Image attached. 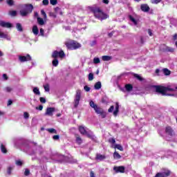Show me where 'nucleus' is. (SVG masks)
Instances as JSON below:
<instances>
[{
	"instance_id": "47",
	"label": "nucleus",
	"mask_w": 177,
	"mask_h": 177,
	"mask_svg": "<svg viewBox=\"0 0 177 177\" xmlns=\"http://www.w3.org/2000/svg\"><path fill=\"white\" fill-rule=\"evenodd\" d=\"M59 138H60V137L59 136V135H56V136H53V139L54 140H59Z\"/></svg>"
},
{
	"instance_id": "27",
	"label": "nucleus",
	"mask_w": 177,
	"mask_h": 177,
	"mask_svg": "<svg viewBox=\"0 0 177 177\" xmlns=\"http://www.w3.org/2000/svg\"><path fill=\"white\" fill-rule=\"evenodd\" d=\"M129 17L131 21H132V23H133V24L135 26L138 25V21H136V19H135V18H133V17H132L131 15H129Z\"/></svg>"
},
{
	"instance_id": "52",
	"label": "nucleus",
	"mask_w": 177,
	"mask_h": 177,
	"mask_svg": "<svg viewBox=\"0 0 177 177\" xmlns=\"http://www.w3.org/2000/svg\"><path fill=\"white\" fill-rule=\"evenodd\" d=\"M17 14V12L16 11H10V16H16Z\"/></svg>"
},
{
	"instance_id": "54",
	"label": "nucleus",
	"mask_w": 177,
	"mask_h": 177,
	"mask_svg": "<svg viewBox=\"0 0 177 177\" xmlns=\"http://www.w3.org/2000/svg\"><path fill=\"white\" fill-rule=\"evenodd\" d=\"M44 29L41 28L40 29V34H39V35H41L42 37H44Z\"/></svg>"
},
{
	"instance_id": "3",
	"label": "nucleus",
	"mask_w": 177,
	"mask_h": 177,
	"mask_svg": "<svg viewBox=\"0 0 177 177\" xmlns=\"http://www.w3.org/2000/svg\"><path fill=\"white\" fill-rule=\"evenodd\" d=\"M65 45L68 49H70L71 50H74L75 49H78L79 48H81V44L77 43V41L74 40H69L68 41L65 42Z\"/></svg>"
},
{
	"instance_id": "43",
	"label": "nucleus",
	"mask_w": 177,
	"mask_h": 177,
	"mask_svg": "<svg viewBox=\"0 0 177 177\" xmlns=\"http://www.w3.org/2000/svg\"><path fill=\"white\" fill-rule=\"evenodd\" d=\"M16 165L20 167V166L23 165V162H21V160H17Z\"/></svg>"
},
{
	"instance_id": "25",
	"label": "nucleus",
	"mask_w": 177,
	"mask_h": 177,
	"mask_svg": "<svg viewBox=\"0 0 177 177\" xmlns=\"http://www.w3.org/2000/svg\"><path fill=\"white\" fill-rule=\"evenodd\" d=\"M37 23L39 26H44V24H45L44 19L41 17H37Z\"/></svg>"
},
{
	"instance_id": "64",
	"label": "nucleus",
	"mask_w": 177,
	"mask_h": 177,
	"mask_svg": "<svg viewBox=\"0 0 177 177\" xmlns=\"http://www.w3.org/2000/svg\"><path fill=\"white\" fill-rule=\"evenodd\" d=\"M103 3L107 5V3H109V0H103Z\"/></svg>"
},
{
	"instance_id": "34",
	"label": "nucleus",
	"mask_w": 177,
	"mask_h": 177,
	"mask_svg": "<svg viewBox=\"0 0 177 177\" xmlns=\"http://www.w3.org/2000/svg\"><path fill=\"white\" fill-rule=\"evenodd\" d=\"M93 63L94 64H99V63H100V59H99V57H94Z\"/></svg>"
},
{
	"instance_id": "29",
	"label": "nucleus",
	"mask_w": 177,
	"mask_h": 177,
	"mask_svg": "<svg viewBox=\"0 0 177 177\" xmlns=\"http://www.w3.org/2000/svg\"><path fill=\"white\" fill-rule=\"evenodd\" d=\"M46 131H48L49 133H57V131L55 129H47Z\"/></svg>"
},
{
	"instance_id": "57",
	"label": "nucleus",
	"mask_w": 177,
	"mask_h": 177,
	"mask_svg": "<svg viewBox=\"0 0 177 177\" xmlns=\"http://www.w3.org/2000/svg\"><path fill=\"white\" fill-rule=\"evenodd\" d=\"M40 102H41V103H45V98L40 97Z\"/></svg>"
},
{
	"instance_id": "33",
	"label": "nucleus",
	"mask_w": 177,
	"mask_h": 177,
	"mask_svg": "<svg viewBox=\"0 0 177 177\" xmlns=\"http://www.w3.org/2000/svg\"><path fill=\"white\" fill-rule=\"evenodd\" d=\"M76 142L78 145H81V143H82V138H81L80 136H76Z\"/></svg>"
},
{
	"instance_id": "32",
	"label": "nucleus",
	"mask_w": 177,
	"mask_h": 177,
	"mask_svg": "<svg viewBox=\"0 0 177 177\" xmlns=\"http://www.w3.org/2000/svg\"><path fill=\"white\" fill-rule=\"evenodd\" d=\"M17 29L18 30V31H23V27L21 26V24H20V23L17 24Z\"/></svg>"
},
{
	"instance_id": "5",
	"label": "nucleus",
	"mask_w": 177,
	"mask_h": 177,
	"mask_svg": "<svg viewBox=\"0 0 177 177\" xmlns=\"http://www.w3.org/2000/svg\"><path fill=\"white\" fill-rule=\"evenodd\" d=\"M52 57L53 59H57V57H59V59L62 60V59H64V57H66V54L64 53V51H63V50H61L60 51L55 50L52 54Z\"/></svg>"
},
{
	"instance_id": "40",
	"label": "nucleus",
	"mask_w": 177,
	"mask_h": 177,
	"mask_svg": "<svg viewBox=\"0 0 177 177\" xmlns=\"http://www.w3.org/2000/svg\"><path fill=\"white\" fill-rule=\"evenodd\" d=\"M84 135H86V136H87L88 138H89L90 139H93V136H92V134L88 133V131L86 132V133H85Z\"/></svg>"
},
{
	"instance_id": "55",
	"label": "nucleus",
	"mask_w": 177,
	"mask_h": 177,
	"mask_svg": "<svg viewBox=\"0 0 177 177\" xmlns=\"http://www.w3.org/2000/svg\"><path fill=\"white\" fill-rule=\"evenodd\" d=\"M117 114H118V111L115 110V111H113V115H115V117H117Z\"/></svg>"
},
{
	"instance_id": "4",
	"label": "nucleus",
	"mask_w": 177,
	"mask_h": 177,
	"mask_svg": "<svg viewBox=\"0 0 177 177\" xmlns=\"http://www.w3.org/2000/svg\"><path fill=\"white\" fill-rule=\"evenodd\" d=\"M32 9H34V7L31 4H28L26 6V8L24 10H21L20 11L21 16L24 17L28 15V13H31L32 12Z\"/></svg>"
},
{
	"instance_id": "2",
	"label": "nucleus",
	"mask_w": 177,
	"mask_h": 177,
	"mask_svg": "<svg viewBox=\"0 0 177 177\" xmlns=\"http://www.w3.org/2000/svg\"><path fill=\"white\" fill-rule=\"evenodd\" d=\"M156 89V92L158 93H161L163 96L167 95V92H174L175 89H177V86L174 88L171 86H153Z\"/></svg>"
},
{
	"instance_id": "61",
	"label": "nucleus",
	"mask_w": 177,
	"mask_h": 177,
	"mask_svg": "<svg viewBox=\"0 0 177 177\" xmlns=\"http://www.w3.org/2000/svg\"><path fill=\"white\" fill-rule=\"evenodd\" d=\"M120 109V106L118 105V102H116V107H115V110L118 111Z\"/></svg>"
},
{
	"instance_id": "9",
	"label": "nucleus",
	"mask_w": 177,
	"mask_h": 177,
	"mask_svg": "<svg viewBox=\"0 0 177 177\" xmlns=\"http://www.w3.org/2000/svg\"><path fill=\"white\" fill-rule=\"evenodd\" d=\"M113 170L115 171V172H116V174H118L120 172L121 174H124V172H125V167L124 166L114 167Z\"/></svg>"
},
{
	"instance_id": "22",
	"label": "nucleus",
	"mask_w": 177,
	"mask_h": 177,
	"mask_svg": "<svg viewBox=\"0 0 177 177\" xmlns=\"http://www.w3.org/2000/svg\"><path fill=\"white\" fill-rule=\"evenodd\" d=\"M95 89L99 90L100 88H102V82H97L95 83L94 86Z\"/></svg>"
},
{
	"instance_id": "6",
	"label": "nucleus",
	"mask_w": 177,
	"mask_h": 177,
	"mask_svg": "<svg viewBox=\"0 0 177 177\" xmlns=\"http://www.w3.org/2000/svg\"><path fill=\"white\" fill-rule=\"evenodd\" d=\"M80 100H81V90H77L75 97V107H78V104H80Z\"/></svg>"
},
{
	"instance_id": "30",
	"label": "nucleus",
	"mask_w": 177,
	"mask_h": 177,
	"mask_svg": "<svg viewBox=\"0 0 177 177\" xmlns=\"http://www.w3.org/2000/svg\"><path fill=\"white\" fill-rule=\"evenodd\" d=\"M133 77L135 78H137L138 80V81H143V77H141L140 75H138L136 73H134Z\"/></svg>"
},
{
	"instance_id": "17",
	"label": "nucleus",
	"mask_w": 177,
	"mask_h": 177,
	"mask_svg": "<svg viewBox=\"0 0 177 177\" xmlns=\"http://www.w3.org/2000/svg\"><path fill=\"white\" fill-rule=\"evenodd\" d=\"M95 158H96V160H99L100 161H102V160H105L106 156L97 153L96 155Z\"/></svg>"
},
{
	"instance_id": "62",
	"label": "nucleus",
	"mask_w": 177,
	"mask_h": 177,
	"mask_svg": "<svg viewBox=\"0 0 177 177\" xmlns=\"http://www.w3.org/2000/svg\"><path fill=\"white\" fill-rule=\"evenodd\" d=\"M3 78L4 80H8V76L6 75V74H3Z\"/></svg>"
},
{
	"instance_id": "39",
	"label": "nucleus",
	"mask_w": 177,
	"mask_h": 177,
	"mask_svg": "<svg viewBox=\"0 0 177 177\" xmlns=\"http://www.w3.org/2000/svg\"><path fill=\"white\" fill-rule=\"evenodd\" d=\"M93 73H89L88 74V81H93Z\"/></svg>"
},
{
	"instance_id": "59",
	"label": "nucleus",
	"mask_w": 177,
	"mask_h": 177,
	"mask_svg": "<svg viewBox=\"0 0 177 177\" xmlns=\"http://www.w3.org/2000/svg\"><path fill=\"white\" fill-rule=\"evenodd\" d=\"M50 16H51L52 17H54V18L56 17V15L53 12H50Z\"/></svg>"
},
{
	"instance_id": "24",
	"label": "nucleus",
	"mask_w": 177,
	"mask_h": 177,
	"mask_svg": "<svg viewBox=\"0 0 177 177\" xmlns=\"http://www.w3.org/2000/svg\"><path fill=\"white\" fill-rule=\"evenodd\" d=\"M102 59L104 62H109V60H111V57L107 56V55H104L102 57Z\"/></svg>"
},
{
	"instance_id": "14",
	"label": "nucleus",
	"mask_w": 177,
	"mask_h": 177,
	"mask_svg": "<svg viewBox=\"0 0 177 177\" xmlns=\"http://www.w3.org/2000/svg\"><path fill=\"white\" fill-rule=\"evenodd\" d=\"M165 132L166 133H167V135H169L170 136H174V130H172V128L169 127H166Z\"/></svg>"
},
{
	"instance_id": "49",
	"label": "nucleus",
	"mask_w": 177,
	"mask_h": 177,
	"mask_svg": "<svg viewBox=\"0 0 177 177\" xmlns=\"http://www.w3.org/2000/svg\"><path fill=\"white\" fill-rule=\"evenodd\" d=\"M109 113H113L114 111V106H111V107L108 110Z\"/></svg>"
},
{
	"instance_id": "23",
	"label": "nucleus",
	"mask_w": 177,
	"mask_h": 177,
	"mask_svg": "<svg viewBox=\"0 0 177 177\" xmlns=\"http://www.w3.org/2000/svg\"><path fill=\"white\" fill-rule=\"evenodd\" d=\"M52 64L54 67H57V66H59V60H57V58H54Z\"/></svg>"
},
{
	"instance_id": "12",
	"label": "nucleus",
	"mask_w": 177,
	"mask_h": 177,
	"mask_svg": "<svg viewBox=\"0 0 177 177\" xmlns=\"http://www.w3.org/2000/svg\"><path fill=\"white\" fill-rule=\"evenodd\" d=\"M0 38H4L5 39H7L8 41H10V36L8 35V33H4L1 32L0 29Z\"/></svg>"
},
{
	"instance_id": "16",
	"label": "nucleus",
	"mask_w": 177,
	"mask_h": 177,
	"mask_svg": "<svg viewBox=\"0 0 177 177\" xmlns=\"http://www.w3.org/2000/svg\"><path fill=\"white\" fill-rule=\"evenodd\" d=\"M32 92L36 95V96H41V92L39 91V88H38V87H34Z\"/></svg>"
},
{
	"instance_id": "44",
	"label": "nucleus",
	"mask_w": 177,
	"mask_h": 177,
	"mask_svg": "<svg viewBox=\"0 0 177 177\" xmlns=\"http://www.w3.org/2000/svg\"><path fill=\"white\" fill-rule=\"evenodd\" d=\"M151 3H160V2H161V0H151Z\"/></svg>"
},
{
	"instance_id": "51",
	"label": "nucleus",
	"mask_w": 177,
	"mask_h": 177,
	"mask_svg": "<svg viewBox=\"0 0 177 177\" xmlns=\"http://www.w3.org/2000/svg\"><path fill=\"white\" fill-rule=\"evenodd\" d=\"M43 109H44V106L42 105H39V107L38 106L36 107V110H39V111H42Z\"/></svg>"
},
{
	"instance_id": "56",
	"label": "nucleus",
	"mask_w": 177,
	"mask_h": 177,
	"mask_svg": "<svg viewBox=\"0 0 177 177\" xmlns=\"http://www.w3.org/2000/svg\"><path fill=\"white\" fill-rule=\"evenodd\" d=\"M90 176L91 177H96V176H95V173L93 171H91Z\"/></svg>"
},
{
	"instance_id": "35",
	"label": "nucleus",
	"mask_w": 177,
	"mask_h": 177,
	"mask_svg": "<svg viewBox=\"0 0 177 177\" xmlns=\"http://www.w3.org/2000/svg\"><path fill=\"white\" fill-rule=\"evenodd\" d=\"M109 143H111L112 145V146H115V139H114V138H109Z\"/></svg>"
},
{
	"instance_id": "41",
	"label": "nucleus",
	"mask_w": 177,
	"mask_h": 177,
	"mask_svg": "<svg viewBox=\"0 0 177 177\" xmlns=\"http://www.w3.org/2000/svg\"><path fill=\"white\" fill-rule=\"evenodd\" d=\"M1 151L2 153H6V148H5V147L3 146V145H1Z\"/></svg>"
},
{
	"instance_id": "38",
	"label": "nucleus",
	"mask_w": 177,
	"mask_h": 177,
	"mask_svg": "<svg viewBox=\"0 0 177 177\" xmlns=\"http://www.w3.org/2000/svg\"><path fill=\"white\" fill-rule=\"evenodd\" d=\"M100 115H101L102 118H106V115H107V114L106 113V112H104V111H103L101 113H100Z\"/></svg>"
},
{
	"instance_id": "53",
	"label": "nucleus",
	"mask_w": 177,
	"mask_h": 177,
	"mask_svg": "<svg viewBox=\"0 0 177 177\" xmlns=\"http://www.w3.org/2000/svg\"><path fill=\"white\" fill-rule=\"evenodd\" d=\"M12 169H13V167H8V171H7L8 175H10V174H11V172H12V171H11Z\"/></svg>"
},
{
	"instance_id": "13",
	"label": "nucleus",
	"mask_w": 177,
	"mask_h": 177,
	"mask_svg": "<svg viewBox=\"0 0 177 177\" xmlns=\"http://www.w3.org/2000/svg\"><path fill=\"white\" fill-rule=\"evenodd\" d=\"M140 9L142 12H147L150 10V7L147 4H142L140 6Z\"/></svg>"
},
{
	"instance_id": "45",
	"label": "nucleus",
	"mask_w": 177,
	"mask_h": 177,
	"mask_svg": "<svg viewBox=\"0 0 177 177\" xmlns=\"http://www.w3.org/2000/svg\"><path fill=\"white\" fill-rule=\"evenodd\" d=\"M24 117L26 120H27V118H28V117H30V115L28 114V113L27 112H24Z\"/></svg>"
},
{
	"instance_id": "20",
	"label": "nucleus",
	"mask_w": 177,
	"mask_h": 177,
	"mask_svg": "<svg viewBox=\"0 0 177 177\" xmlns=\"http://www.w3.org/2000/svg\"><path fill=\"white\" fill-rule=\"evenodd\" d=\"M113 158L115 160H120V158H121V155H120V153H118V152L115 151L113 153Z\"/></svg>"
},
{
	"instance_id": "60",
	"label": "nucleus",
	"mask_w": 177,
	"mask_h": 177,
	"mask_svg": "<svg viewBox=\"0 0 177 177\" xmlns=\"http://www.w3.org/2000/svg\"><path fill=\"white\" fill-rule=\"evenodd\" d=\"M148 34H149V35H150V37H151V35H153V32H151V30L150 29L148 30Z\"/></svg>"
},
{
	"instance_id": "42",
	"label": "nucleus",
	"mask_w": 177,
	"mask_h": 177,
	"mask_svg": "<svg viewBox=\"0 0 177 177\" xmlns=\"http://www.w3.org/2000/svg\"><path fill=\"white\" fill-rule=\"evenodd\" d=\"M7 3L8 5H10V6H12V5L14 3V1L13 0H7Z\"/></svg>"
},
{
	"instance_id": "37",
	"label": "nucleus",
	"mask_w": 177,
	"mask_h": 177,
	"mask_svg": "<svg viewBox=\"0 0 177 177\" xmlns=\"http://www.w3.org/2000/svg\"><path fill=\"white\" fill-rule=\"evenodd\" d=\"M50 3L53 6L57 5V0H50Z\"/></svg>"
},
{
	"instance_id": "26",
	"label": "nucleus",
	"mask_w": 177,
	"mask_h": 177,
	"mask_svg": "<svg viewBox=\"0 0 177 177\" xmlns=\"http://www.w3.org/2000/svg\"><path fill=\"white\" fill-rule=\"evenodd\" d=\"M94 110L97 114H100L103 111V109L99 106L95 107Z\"/></svg>"
},
{
	"instance_id": "63",
	"label": "nucleus",
	"mask_w": 177,
	"mask_h": 177,
	"mask_svg": "<svg viewBox=\"0 0 177 177\" xmlns=\"http://www.w3.org/2000/svg\"><path fill=\"white\" fill-rule=\"evenodd\" d=\"M12 100H8V106H10V104H12Z\"/></svg>"
},
{
	"instance_id": "48",
	"label": "nucleus",
	"mask_w": 177,
	"mask_h": 177,
	"mask_svg": "<svg viewBox=\"0 0 177 177\" xmlns=\"http://www.w3.org/2000/svg\"><path fill=\"white\" fill-rule=\"evenodd\" d=\"M84 89L86 92H89V91H91V88L88 86H84Z\"/></svg>"
},
{
	"instance_id": "36",
	"label": "nucleus",
	"mask_w": 177,
	"mask_h": 177,
	"mask_svg": "<svg viewBox=\"0 0 177 177\" xmlns=\"http://www.w3.org/2000/svg\"><path fill=\"white\" fill-rule=\"evenodd\" d=\"M90 106L91 107H92L93 109H96V107L97 106V105L95 104V103L93 101H91L90 102Z\"/></svg>"
},
{
	"instance_id": "1",
	"label": "nucleus",
	"mask_w": 177,
	"mask_h": 177,
	"mask_svg": "<svg viewBox=\"0 0 177 177\" xmlns=\"http://www.w3.org/2000/svg\"><path fill=\"white\" fill-rule=\"evenodd\" d=\"M90 9L94 13L95 17L99 20H106V19L109 17L107 14L103 12V11L97 7H91Z\"/></svg>"
},
{
	"instance_id": "19",
	"label": "nucleus",
	"mask_w": 177,
	"mask_h": 177,
	"mask_svg": "<svg viewBox=\"0 0 177 177\" xmlns=\"http://www.w3.org/2000/svg\"><path fill=\"white\" fill-rule=\"evenodd\" d=\"M32 31L34 35H37L39 32L38 26H37V25L33 26Z\"/></svg>"
},
{
	"instance_id": "11",
	"label": "nucleus",
	"mask_w": 177,
	"mask_h": 177,
	"mask_svg": "<svg viewBox=\"0 0 177 177\" xmlns=\"http://www.w3.org/2000/svg\"><path fill=\"white\" fill-rule=\"evenodd\" d=\"M55 108L53 107H49L46 109V115H49L50 117H52L53 115V113H55Z\"/></svg>"
},
{
	"instance_id": "31",
	"label": "nucleus",
	"mask_w": 177,
	"mask_h": 177,
	"mask_svg": "<svg viewBox=\"0 0 177 177\" xmlns=\"http://www.w3.org/2000/svg\"><path fill=\"white\" fill-rule=\"evenodd\" d=\"M166 51L167 52H170L171 53H174V52H175V48H171V47H167L166 48Z\"/></svg>"
},
{
	"instance_id": "58",
	"label": "nucleus",
	"mask_w": 177,
	"mask_h": 177,
	"mask_svg": "<svg viewBox=\"0 0 177 177\" xmlns=\"http://www.w3.org/2000/svg\"><path fill=\"white\" fill-rule=\"evenodd\" d=\"M6 91L7 92H10V91H12V88H10V87H7V88H6Z\"/></svg>"
},
{
	"instance_id": "10",
	"label": "nucleus",
	"mask_w": 177,
	"mask_h": 177,
	"mask_svg": "<svg viewBox=\"0 0 177 177\" xmlns=\"http://www.w3.org/2000/svg\"><path fill=\"white\" fill-rule=\"evenodd\" d=\"M19 60L21 62H30L31 60V56L28 54L26 56H19Z\"/></svg>"
},
{
	"instance_id": "50",
	"label": "nucleus",
	"mask_w": 177,
	"mask_h": 177,
	"mask_svg": "<svg viewBox=\"0 0 177 177\" xmlns=\"http://www.w3.org/2000/svg\"><path fill=\"white\" fill-rule=\"evenodd\" d=\"M50 88H49V84H46L45 86V91L46 92H49Z\"/></svg>"
},
{
	"instance_id": "7",
	"label": "nucleus",
	"mask_w": 177,
	"mask_h": 177,
	"mask_svg": "<svg viewBox=\"0 0 177 177\" xmlns=\"http://www.w3.org/2000/svg\"><path fill=\"white\" fill-rule=\"evenodd\" d=\"M171 175V171L166 170L164 172H159L157 173L155 176V177H168Z\"/></svg>"
},
{
	"instance_id": "15",
	"label": "nucleus",
	"mask_w": 177,
	"mask_h": 177,
	"mask_svg": "<svg viewBox=\"0 0 177 177\" xmlns=\"http://www.w3.org/2000/svg\"><path fill=\"white\" fill-rule=\"evenodd\" d=\"M111 147L113 149H118V150H120V151H124V148L121 145H111Z\"/></svg>"
},
{
	"instance_id": "28",
	"label": "nucleus",
	"mask_w": 177,
	"mask_h": 177,
	"mask_svg": "<svg viewBox=\"0 0 177 177\" xmlns=\"http://www.w3.org/2000/svg\"><path fill=\"white\" fill-rule=\"evenodd\" d=\"M163 73L165 75H171V71H169L168 68H164Z\"/></svg>"
},
{
	"instance_id": "21",
	"label": "nucleus",
	"mask_w": 177,
	"mask_h": 177,
	"mask_svg": "<svg viewBox=\"0 0 177 177\" xmlns=\"http://www.w3.org/2000/svg\"><path fill=\"white\" fill-rule=\"evenodd\" d=\"M125 88H126V91H127V92H131V91H132V89H133V86H132V84H126Z\"/></svg>"
},
{
	"instance_id": "8",
	"label": "nucleus",
	"mask_w": 177,
	"mask_h": 177,
	"mask_svg": "<svg viewBox=\"0 0 177 177\" xmlns=\"http://www.w3.org/2000/svg\"><path fill=\"white\" fill-rule=\"evenodd\" d=\"M0 26L3 27V28H12V27H13V25L5 21H0Z\"/></svg>"
},
{
	"instance_id": "46",
	"label": "nucleus",
	"mask_w": 177,
	"mask_h": 177,
	"mask_svg": "<svg viewBox=\"0 0 177 177\" xmlns=\"http://www.w3.org/2000/svg\"><path fill=\"white\" fill-rule=\"evenodd\" d=\"M24 175H25L26 176H28V175H30V170H28V169H26L25 170Z\"/></svg>"
},
{
	"instance_id": "18",
	"label": "nucleus",
	"mask_w": 177,
	"mask_h": 177,
	"mask_svg": "<svg viewBox=\"0 0 177 177\" xmlns=\"http://www.w3.org/2000/svg\"><path fill=\"white\" fill-rule=\"evenodd\" d=\"M79 131L82 135H85V133H86L87 132L86 129H85V127H84L83 126L79 127Z\"/></svg>"
}]
</instances>
